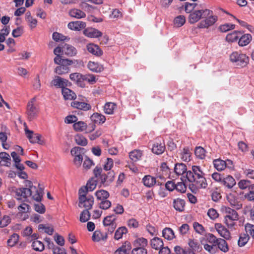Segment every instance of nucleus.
Wrapping results in <instances>:
<instances>
[{
    "label": "nucleus",
    "instance_id": "f257e3e1",
    "mask_svg": "<svg viewBox=\"0 0 254 254\" xmlns=\"http://www.w3.org/2000/svg\"><path fill=\"white\" fill-rule=\"evenodd\" d=\"M204 174L201 169L200 167L193 165L191 167V171L187 172L186 178L191 183L189 188L190 190H197L201 188H206L207 186Z\"/></svg>",
    "mask_w": 254,
    "mask_h": 254
},
{
    "label": "nucleus",
    "instance_id": "f03ea898",
    "mask_svg": "<svg viewBox=\"0 0 254 254\" xmlns=\"http://www.w3.org/2000/svg\"><path fill=\"white\" fill-rule=\"evenodd\" d=\"M220 211L224 215V223L228 228H233L235 225L234 221L239 219L238 212L235 210L226 206H222Z\"/></svg>",
    "mask_w": 254,
    "mask_h": 254
},
{
    "label": "nucleus",
    "instance_id": "7ed1b4c3",
    "mask_svg": "<svg viewBox=\"0 0 254 254\" xmlns=\"http://www.w3.org/2000/svg\"><path fill=\"white\" fill-rule=\"evenodd\" d=\"M230 61L241 67H246L249 62V58L246 54L238 52H233L230 55Z\"/></svg>",
    "mask_w": 254,
    "mask_h": 254
},
{
    "label": "nucleus",
    "instance_id": "20e7f679",
    "mask_svg": "<svg viewBox=\"0 0 254 254\" xmlns=\"http://www.w3.org/2000/svg\"><path fill=\"white\" fill-rule=\"evenodd\" d=\"M36 99L35 97L32 98L27 103L26 109V114L29 121H32L35 119L39 112V109L35 105Z\"/></svg>",
    "mask_w": 254,
    "mask_h": 254
},
{
    "label": "nucleus",
    "instance_id": "39448f33",
    "mask_svg": "<svg viewBox=\"0 0 254 254\" xmlns=\"http://www.w3.org/2000/svg\"><path fill=\"white\" fill-rule=\"evenodd\" d=\"M15 197L18 200H22L23 202L28 201V197L31 196L33 198V195L35 193L32 191L31 189L25 188H20L15 190Z\"/></svg>",
    "mask_w": 254,
    "mask_h": 254
},
{
    "label": "nucleus",
    "instance_id": "423d86ee",
    "mask_svg": "<svg viewBox=\"0 0 254 254\" xmlns=\"http://www.w3.org/2000/svg\"><path fill=\"white\" fill-rule=\"evenodd\" d=\"M79 194V204L80 207H84L85 209H91L94 204V197L93 196L86 197L87 193H81Z\"/></svg>",
    "mask_w": 254,
    "mask_h": 254
},
{
    "label": "nucleus",
    "instance_id": "0eeeda50",
    "mask_svg": "<svg viewBox=\"0 0 254 254\" xmlns=\"http://www.w3.org/2000/svg\"><path fill=\"white\" fill-rule=\"evenodd\" d=\"M212 11L206 9L204 10H195L191 12L189 17V21L190 23L197 22L201 18L205 17L210 15Z\"/></svg>",
    "mask_w": 254,
    "mask_h": 254
},
{
    "label": "nucleus",
    "instance_id": "6e6552de",
    "mask_svg": "<svg viewBox=\"0 0 254 254\" xmlns=\"http://www.w3.org/2000/svg\"><path fill=\"white\" fill-rule=\"evenodd\" d=\"M25 188L31 189L32 191L35 192L34 195H33V199L37 202L41 201L43 195V190L39 187L37 188L36 187L33 185V183L29 180H26L24 182Z\"/></svg>",
    "mask_w": 254,
    "mask_h": 254
},
{
    "label": "nucleus",
    "instance_id": "1a4fd4ad",
    "mask_svg": "<svg viewBox=\"0 0 254 254\" xmlns=\"http://www.w3.org/2000/svg\"><path fill=\"white\" fill-rule=\"evenodd\" d=\"M24 126L25 127L24 130L25 133L31 143H38L40 145H42L44 143V140L41 139L42 136L41 134L38 133L33 134V132L32 131L28 129L25 123L24 124Z\"/></svg>",
    "mask_w": 254,
    "mask_h": 254
},
{
    "label": "nucleus",
    "instance_id": "9d476101",
    "mask_svg": "<svg viewBox=\"0 0 254 254\" xmlns=\"http://www.w3.org/2000/svg\"><path fill=\"white\" fill-rule=\"evenodd\" d=\"M70 84L68 80L59 76H55L51 82V86H54L57 88H62V90L68 86Z\"/></svg>",
    "mask_w": 254,
    "mask_h": 254
},
{
    "label": "nucleus",
    "instance_id": "9b49d317",
    "mask_svg": "<svg viewBox=\"0 0 254 254\" xmlns=\"http://www.w3.org/2000/svg\"><path fill=\"white\" fill-rule=\"evenodd\" d=\"M73 63L72 61L69 60H63L62 64L58 66L55 69V72L59 75H63L69 72V67L68 65Z\"/></svg>",
    "mask_w": 254,
    "mask_h": 254
},
{
    "label": "nucleus",
    "instance_id": "f8f14e48",
    "mask_svg": "<svg viewBox=\"0 0 254 254\" xmlns=\"http://www.w3.org/2000/svg\"><path fill=\"white\" fill-rule=\"evenodd\" d=\"M94 178H90L87 182L85 186L81 187L78 191V193H87L88 191H93L97 186V181Z\"/></svg>",
    "mask_w": 254,
    "mask_h": 254
},
{
    "label": "nucleus",
    "instance_id": "ddd939ff",
    "mask_svg": "<svg viewBox=\"0 0 254 254\" xmlns=\"http://www.w3.org/2000/svg\"><path fill=\"white\" fill-rule=\"evenodd\" d=\"M204 20L201 21L199 24V27L201 28H208L213 25L217 20V16L212 15V12L210 13V15L206 16Z\"/></svg>",
    "mask_w": 254,
    "mask_h": 254
},
{
    "label": "nucleus",
    "instance_id": "4468645a",
    "mask_svg": "<svg viewBox=\"0 0 254 254\" xmlns=\"http://www.w3.org/2000/svg\"><path fill=\"white\" fill-rule=\"evenodd\" d=\"M83 33L85 36L91 38H97L102 36V33L101 31L92 27L85 28Z\"/></svg>",
    "mask_w": 254,
    "mask_h": 254
},
{
    "label": "nucleus",
    "instance_id": "2eb2a0df",
    "mask_svg": "<svg viewBox=\"0 0 254 254\" xmlns=\"http://www.w3.org/2000/svg\"><path fill=\"white\" fill-rule=\"evenodd\" d=\"M215 228L218 234L224 239L229 240L231 238V234L229 231L220 223H216Z\"/></svg>",
    "mask_w": 254,
    "mask_h": 254
},
{
    "label": "nucleus",
    "instance_id": "dca6fc26",
    "mask_svg": "<svg viewBox=\"0 0 254 254\" xmlns=\"http://www.w3.org/2000/svg\"><path fill=\"white\" fill-rule=\"evenodd\" d=\"M166 147L164 142L156 140L152 145V152L157 155L162 154L165 150Z\"/></svg>",
    "mask_w": 254,
    "mask_h": 254
},
{
    "label": "nucleus",
    "instance_id": "f3484780",
    "mask_svg": "<svg viewBox=\"0 0 254 254\" xmlns=\"http://www.w3.org/2000/svg\"><path fill=\"white\" fill-rule=\"evenodd\" d=\"M93 174L95 178H99L101 184H104L107 182V174L102 173L101 167L96 166L93 170Z\"/></svg>",
    "mask_w": 254,
    "mask_h": 254
},
{
    "label": "nucleus",
    "instance_id": "a211bd4d",
    "mask_svg": "<svg viewBox=\"0 0 254 254\" xmlns=\"http://www.w3.org/2000/svg\"><path fill=\"white\" fill-rule=\"evenodd\" d=\"M71 106L74 108L87 111L91 109V106L88 103L78 101H73L71 103Z\"/></svg>",
    "mask_w": 254,
    "mask_h": 254
},
{
    "label": "nucleus",
    "instance_id": "6ab92c4d",
    "mask_svg": "<svg viewBox=\"0 0 254 254\" xmlns=\"http://www.w3.org/2000/svg\"><path fill=\"white\" fill-rule=\"evenodd\" d=\"M62 53V55L67 57L75 56L77 53L76 49H54V53L59 54Z\"/></svg>",
    "mask_w": 254,
    "mask_h": 254
},
{
    "label": "nucleus",
    "instance_id": "aec40b11",
    "mask_svg": "<svg viewBox=\"0 0 254 254\" xmlns=\"http://www.w3.org/2000/svg\"><path fill=\"white\" fill-rule=\"evenodd\" d=\"M227 199L230 204L236 209H240L242 207V204L238 201L237 197L230 193L227 195Z\"/></svg>",
    "mask_w": 254,
    "mask_h": 254
},
{
    "label": "nucleus",
    "instance_id": "412c9836",
    "mask_svg": "<svg viewBox=\"0 0 254 254\" xmlns=\"http://www.w3.org/2000/svg\"><path fill=\"white\" fill-rule=\"evenodd\" d=\"M86 27V23L84 22L80 21H76L70 22L67 24V27L74 31H80L81 29Z\"/></svg>",
    "mask_w": 254,
    "mask_h": 254
},
{
    "label": "nucleus",
    "instance_id": "4be33fe9",
    "mask_svg": "<svg viewBox=\"0 0 254 254\" xmlns=\"http://www.w3.org/2000/svg\"><path fill=\"white\" fill-rule=\"evenodd\" d=\"M185 201L183 199L177 198L173 200V207L177 211L180 212L184 211L185 210Z\"/></svg>",
    "mask_w": 254,
    "mask_h": 254
},
{
    "label": "nucleus",
    "instance_id": "5701e85b",
    "mask_svg": "<svg viewBox=\"0 0 254 254\" xmlns=\"http://www.w3.org/2000/svg\"><path fill=\"white\" fill-rule=\"evenodd\" d=\"M236 181L231 176H227L225 178H223L221 184L223 185L225 188L228 189H232L236 185Z\"/></svg>",
    "mask_w": 254,
    "mask_h": 254
},
{
    "label": "nucleus",
    "instance_id": "b1692460",
    "mask_svg": "<svg viewBox=\"0 0 254 254\" xmlns=\"http://www.w3.org/2000/svg\"><path fill=\"white\" fill-rule=\"evenodd\" d=\"M143 185L147 188L153 187L156 183V178L151 175H145L142 179Z\"/></svg>",
    "mask_w": 254,
    "mask_h": 254
},
{
    "label": "nucleus",
    "instance_id": "393cba45",
    "mask_svg": "<svg viewBox=\"0 0 254 254\" xmlns=\"http://www.w3.org/2000/svg\"><path fill=\"white\" fill-rule=\"evenodd\" d=\"M87 67L90 71L96 73L101 72L104 70V67L102 65L91 61L88 62Z\"/></svg>",
    "mask_w": 254,
    "mask_h": 254
},
{
    "label": "nucleus",
    "instance_id": "a878e982",
    "mask_svg": "<svg viewBox=\"0 0 254 254\" xmlns=\"http://www.w3.org/2000/svg\"><path fill=\"white\" fill-rule=\"evenodd\" d=\"M174 171L177 176L183 175L184 173L187 174V167L186 164L183 163H177L175 164Z\"/></svg>",
    "mask_w": 254,
    "mask_h": 254
},
{
    "label": "nucleus",
    "instance_id": "bb28decb",
    "mask_svg": "<svg viewBox=\"0 0 254 254\" xmlns=\"http://www.w3.org/2000/svg\"><path fill=\"white\" fill-rule=\"evenodd\" d=\"M69 78L71 80L76 82L78 86L81 87L85 86V84L82 80L83 74L79 73H71L69 75Z\"/></svg>",
    "mask_w": 254,
    "mask_h": 254
},
{
    "label": "nucleus",
    "instance_id": "cd10ccee",
    "mask_svg": "<svg viewBox=\"0 0 254 254\" xmlns=\"http://www.w3.org/2000/svg\"><path fill=\"white\" fill-rule=\"evenodd\" d=\"M150 244L151 248L156 250H158L164 246V243L161 238L154 237L150 241Z\"/></svg>",
    "mask_w": 254,
    "mask_h": 254
},
{
    "label": "nucleus",
    "instance_id": "c85d7f7f",
    "mask_svg": "<svg viewBox=\"0 0 254 254\" xmlns=\"http://www.w3.org/2000/svg\"><path fill=\"white\" fill-rule=\"evenodd\" d=\"M188 245L190 250H192L195 252H199L202 250V247L196 240L190 239L189 240Z\"/></svg>",
    "mask_w": 254,
    "mask_h": 254
},
{
    "label": "nucleus",
    "instance_id": "c756f323",
    "mask_svg": "<svg viewBox=\"0 0 254 254\" xmlns=\"http://www.w3.org/2000/svg\"><path fill=\"white\" fill-rule=\"evenodd\" d=\"M131 245L129 242L126 241L121 247L115 252V254H127L131 250Z\"/></svg>",
    "mask_w": 254,
    "mask_h": 254
},
{
    "label": "nucleus",
    "instance_id": "7c9ffc66",
    "mask_svg": "<svg viewBox=\"0 0 254 254\" xmlns=\"http://www.w3.org/2000/svg\"><path fill=\"white\" fill-rule=\"evenodd\" d=\"M52 38L56 42H68L70 40L68 36H66L58 32H53Z\"/></svg>",
    "mask_w": 254,
    "mask_h": 254
},
{
    "label": "nucleus",
    "instance_id": "2f4dec72",
    "mask_svg": "<svg viewBox=\"0 0 254 254\" xmlns=\"http://www.w3.org/2000/svg\"><path fill=\"white\" fill-rule=\"evenodd\" d=\"M68 13L71 17L77 19H81L86 16V14L84 11L76 8L70 10Z\"/></svg>",
    "mask_w": 254,
    "mask_h": 254
},
{
    "label": "nucleus",
    "instance_id": "473e14b6",
    "mask_svg": "<svg viewBox=\"0 0 254 254\" xmlns=\"http://www.w3.org/2000/svg\"><path fill=\"white\" fill-rule=\"evenodd\" d=\"M213 165L214 168L218 171H221L225 169L226 167L227 162L221 159H215L213 161Z\"/></svg>",
    "mask_w": 254,
    "mask_h": 254
},
{
    "label": "nucleus",
    "instance_id": "72a5a7b5",
    "mask_svg": "<svg viewBox=\"0 0 254 254\" xmlns=\"http://www.w3.org/2000/svg\"><path fill=\"white\" fill-rule=\"evenodd\" d=\"M92 239L94 242H99L101 240L107 239V234H103L99 230L95 231L92 235Z\"/></svg>",
    "mask_w": 254,
    "mask_h": 254
},
{
    "label": "nucleus",
    "instance_id": "f704fd0d",
    "mask_svg": "<svg viewBox=\"0 0 254 254\" xmlns=\"http://www.w3.org/2000/svg\"><path fill=\"white\" fill-rule=\"evenodd\" d=\"M91 120L95 123L102 124L106 121L105 117L98 113H95L90 117Z\"/></svg>",
    "mask_w": 254,
    "mask_h": 254
},
{
    "label": "nucleus",
    "instance_id": "c9c22d12",
    "mask_svg": "<svg viewBox=\"0 0 254 254\" xmlns=\"http://www.w3.org/2000/svg\"><path fill=\"white\" fill-rule=\"evenodd\" d=\"M240 37L238 44L241 47L247 46L252 40V36L250 34H246L242 36L240 35Z\"/></svg>",
    "mask_w": 254,
    "mask_h": 254
},
{
    "label": "nucleus",
    "instance_id": "e433bc0d",
    "mask_svg": "<svg viewBox=\"0 0 254 254\" xmlns=\"http://www.w3.org/2000/svg\"><path fill=\"white\" fill-rule=\"evenodd\" d=\"M62 94L65 100H73L76 98V94L71 90L66 88L62 90Z\"/></svg>",
    "mask_w": 254,
    "mask_h": 254
},
{
    "label": "nucleus",
    "instance_id": "4c0bfd02",
    "mask_svg": "<svg viewBox=\"0 0 254 254\" xmlns=\"http://www.w3.org/2000/svg\"><path fill=\"white\" fill-rule=\"evenodd\" d=\"M95 195L96 196L97 199L99 201L107 199L110 196L109 192L104 190H97Z\"/></svg>",
    "mask_w": 254,
    "mask_h": 254
},
{
    "label": "nucleus",
    "instance_id": "58836bf2",
    "mask_svg": "<svg viewBox=\"0 0 254 254\" xmlns=\"http://www.w3.org/2000/svg\"><path fill=\"white\" fill-rule=\"evenodd\" d=\"M241 35V33L240 31H234L227 35L226 40L228 42H234L238 40Z\"/></svg>",
    "mask_w": 254,
    "mask_h": 254
},
{
    "label": "nucleus",
    "instance_id": "ea45409f",
    "mask_svg": "<svg viewBox=\"0 0 254 254\" xmlns=\"http://www.w3.org/2000/svg\"><path fill=\"white\" fill-rule=\"evenodd\" d=\"M162 236L168 240H172L175 237L173 230L168 227H166L162 230Z\"/></svg>",
    "mask_w": 254,
    "mask_h": 254
},
{
    "label": "nucleus",
    "instance_id": "a19ab883",
    "mask_svg": "<svg viewBox=\"0 0 254 254\" xmlns=\"http://www.w3.org/2000/svg\"><path fill=\"white\" fill-rule=\"evenodd\" d=\"M117 216L116 215L112 214L108 215L104 218L103 221V224L104 226L111 225L113 224H117Z\"/></svg>",
    "mask_w": 254,
    "mask_h": 254
},
{
    "label": "nucleus",
    "instance_id": "79ce46f5",
    "mask_svg": "<svg viewBox=\"0 0 254 254\" xmlns=\"http://www.w3.org/2000/svg\"><path fill=\"white\" fill-rule=\"evenodd\" d=\"M216 247L222 252L226 253L229 251V247L226 241L223 239L218 238V241L216 244Z\"/></svg>",
    "mask_w": 254,
    "mask_h": 254
},
{
    "label": "nucleus",
    "instance_id": "37998d69",
    "mask_svg": "<svg viewBox=\"0 0 254 254\" xmlns=\"http://www.w3.org/2000/svg\"><path fill=\"white\" fill-rule=\"evenodd\" d=\"M194 154L197 158L204 159L206 155V151L201 146H197L194 150Z\"/></svg>",
    "mask_w": 254,
    "mask_h": 254
},
{
    "label": "nucleus",
    "instance_id": "c03bdc74",
    "mask_svg": "<svg viewBox=\"0 0 254 254\" xmlns=\"http://www.w3.org/2000/svg\"><path fill=\"white\" fill-rule=\"evenodd\" d=\"M127 233V229L126 227H120L115 231L114 238L119 240L123 237L124 234Z\"/></svg>",
    "mask_w": 254,
    "mask_h": 254
},
{
    "label": "nucleus",
    "instance_id": "a18cd8bd",
    "mask_svg": "<svg viewBox=\"0 0 254 254\" xmlns=\"http://www.w3.org/2000/svg\"><path fill=\"white\" fill-rule=\"evenodd\" d=\"M0 159H1V162H3V164H1L2 165L9 166L11 164V158L9 155L5 152H2L0 153Z\"/></svg>",
    "mask_w": 254,
    "mask_h": 254
},
{
    "label": "nucleus",
    "instance_id": "49530a36",
    "mask_svg": "<svg viewBox=\"0 0 254 254\" xmlns=\"http://www.w3.org/2000/svg\"><path fill=\"white\" fill-rule=\"evenodd\" d=\"M186 22V18L184 15L176 16L173 20L174 26L176 27H182Z\"/></svg>",
    "mask_w": 254,
    "mask_h": 254
},
{
    "label": "nucleus",
    "instance_id": "de8ad7c7",
    "mask_svg": "<svg viewBox=\"0 0 254 254\" xmlns=\"http://www.w3.org/2000/svg\"><path fill=\"white\" fill-rule=\"evenodd\" d=\"M116 107V105L115 103L112 102L107 103L104 106V112L106 114L112 115Z\"/></svg>",
    "mask_w": 254,
    "mask_h": 254
},
{
    "label": "nucleus",
    "instance_id": "09e8293b",
    "mask_svg": "<svg viewBox=\"0 0 254 254\" xmlns=\"http://www.w3.org/2000/svg\"><path fill=\"white\" fill-rule=\"evenodd\" d=\"M87 124L83 121H79L73 125L74 129L76 131H83L87 128Z\"/></svg>",
    "mask_w": 254,
    "mask_h": 254
},
{
    "label": "nucleus",
    "instance_id": "8fccbe9b",
    "mask_svg": "<svg viewBox=\"0 0 254 254\" xmlns=\"http://www.w3.org/2000/svg\"><path fill=\"white\" fill-rule=\"evenodd\" d=\"M142 155V152L139 150H134L129 153V158L134 162H136L140 159Z\"/></svg>",
    "mask_w": 254,
    "mask_h": 254
},
{
    "label": "nucleus",
    "instance_id": "3c124183",
    "mask_svg": "<svg viewBox=\"0 0 254 254\" xmlns=\"http://www.w3.org/2000/svg\"><path fill=\"white\" fill-rule=\"evenodd\" d=\"M33 249L37 252H42L45 249L43 242L38 240H34L32 243Z\"/></svg>",
    "mask_w": 254,
    "mask_h": 254
},
{
    "label": "nucleus",
    "instance_id": "603ef678",
    "mask_svg": "<svg viewBox=\"0 0 254 254\" xmlns=\"http://www.w3.org/2000/svg\"><path fill=\"white\" fill-rule=\"evenodd\" d=\"M134 245L135 247L145 248L148 245V241L143 237L138 238L134 241Z\"/></svg>",
    "mask_w": 254,
    "mask_h": 254
},
{
    "label": "nucleus",
    "instance_id": "864d4df0",
    "mask_svg": "<svg viewBox=\"0 0 254 254\" xmlns=\"http://www.w3.org/2000/svg\"><path fill=\"white\" fill-rule=\"evenodd\" d=\"M191 153L188 147H185L181 154V158L184 161L189 162L190 160Z\"/></svg>",
    "mask_w": 254,
    "mask_h": 254
},
{
    "label": "nucleus",
    "instance_id": "5fc2aeb1",
    "mask_svg": "<svg viewBox=\"0 0 254 254\" xmlns=\"http://www.w3.org/2000/svg\"><path fill=\"white\" fill-rule=\"evenodd\" d=\"M193 228L195 231L202 235H204L206 233V231L203 226L198 222H195L193 224Z\"/></svg>",
    "mask_w": 254,
    "mask_h": 254
},
{
    "label": "nucleus",
    "instance_id": "6e6d98bb",
    "mask_svg": "<svg viewBox=\"0 0 254 254\" xmlns=\"http://www.w3.org/2000/svg\"><path fill=\"white\" fill-rule=\"evenodd\" d=\"M76 143L81 146H86L87 144V140L81 134H77L75 136Z\"/></svg>",
    "mask_w": 254,
    "mask_h": 254
},
{
    "label": "nucleus",
    "instance_id": "4d7b16f0",
    "mask_svg": "<svg viewBox=\"0 0 254 254\" xmlns=\"http://www.w3.org/2000/svg\"><path fill=\"white\" fill-rule=\"evenodd\" d=\"M249 192L245 195L246 198L250 201L254 200V184H251L248 189Z\"/></svg>",
    "mask_w": 254,
    "mask_h": 254
},
{
    "label": "nucleus",
    "instance_id": "13d9d810",
    "mask_svg": "<svg viewBox=\"0 0 254 254\" xmlns=\"http://www.w3.org/2000/svg\"><path fill=\"white\" fill-rule=\"evenodd\" d=\"M90 218V213L88 209H85L82 211L80 215V221L85 222L89 220Z\"/></svg>",
    "mask_w": 254,
    "mask_h": 254
},
{
    "label": "nucleus",
    "instance_id": "bf43d9fd",
    "mask_svg": "<svg viewBox=\"0 0 254 254\" xmlns=\"http://www.w3.org/2000/svg\"><path fill=\"white\" fill-rule=\"evenodd\" d=\"M250 239V237L249 236V235L247 234H241L240 236L239 240L238 241V244L239 246L240 247H243L248 242L249 240Z\"/></svg>",
    "mask_w": 254,
    "mask_h": 254
},
{
    "label": "nucleus",
    "instance_id": "052dcab7",
    "mask_svg": "<svg viewBox=\"0 0 254 254\" xmlns=\"http://www.w3.org/2000/svg\"><path fill=\"white\" fill-rule=\"evenodd\" d=\"M82 80L83 82L86 81L91 84H93L96 82L95 76L91 74H83Z\"/></svg>",
    "mask_w": 254,
    "mask_h": 254
},
{
    "label": "nucleus",
    "instance_id": "680f3d73",
    "mask_svg": "<svg viewBox=\"0 0 254 254\" xmlns=\"http://www.w3.org/2000/svg\"><path fill=\"white\" fill-rule=\"evenodd\" d=\"M18 235L13 234L7 241L8 246L11 247H13L18 242Z\"/></svg>",
    "mask_w": 254,
    "mask_h": 254
},
{
    "label": "nucleus",
    "instance_id": "e2e57ef3",
    "mask_svg": "<svg viewBox=\"0 0 254 254\" xmlns=\"http://www.w3.org/2000/svg\"><path fill=\"white\" fill-rule=\"evenodd\" d=\"M112 205L111 202L107 199L100 201L98 203L99 207L103 210H107L109 209Z\"/></svg>",
    "mask_w": 254,
    "mask_h": 254
},
{
    "label": "nucleus",
    "instance_id": "0e129e2a",
    "mask_svg": "<svg viewBox=\"0 0 254 254\" xmlns=\"http://www.w3.org/2000/svg\"><path fill=\"white\" fill-rule=\"evenodd\" d=\"M235 25L231 23H226L220 26L219 29L222 32H226L230 30L234 29Z\"/></svg>",
    "mask_w": 254,
    "mask_h": 254
},
{
    "label": "nucleus",
    "instance_id": "69168bd1",
    "mask_svg": "<svg viewBox=\"0 0 254 254\" xmlns=\"http://www.w3.org/2000/svg\"><path fill=\"white\" fill-rule=\"evenodd\" d=\"M252 183L250 181L247 180H242L238 184L240 189L245 190L249 189Z\"/></svg>",
    "mask_w": 254,
    "mask_h": 254
},
{
    "label": "nucleus",
    "instance_id": "338daca9",
    "mask_svg": "<svg viewBox=\"0 0 254 254\" xmlns=\"http://www.w3.org/2000/svg\"><path fill=\"white\" fill-rule=\"evenodd\" d=\"M245 230L247 233V235H250L254 239V225L253 224L247 223L245 225Z\"/></svg>",
    "mask_w": 254,
    "mask_h": 254
},
{
    "label": "nucleus",
    "instance_id": "774afa93",
    "mask_svg": "<svg viewBox=\"0 0 254 254\" xmlns=\"http://www.w3.org/2000/svg\"><path fill=\"white\" fill-rule=\"evenodd\" d=\"M131 254H147V250L145 248L135 247L132 249Z\"/></svg>",
    "mask_w": 254,
    "mask_h": 254
}]
</instances>
